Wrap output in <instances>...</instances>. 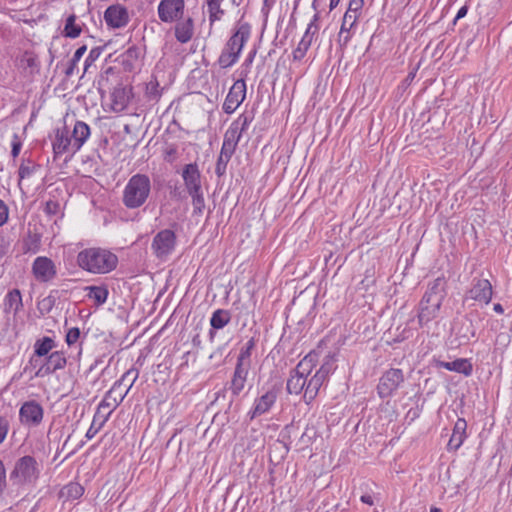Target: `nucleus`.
<instances>
[{"mask_svg":"<svg viewBox=\"0 0 512 512\" xmlns=\"http://www.w3.org/2000/svg\"><path fill=\"white\" fill-rule=\"evenodd\" d=\"M137 377L138 373L136 371H127L105 394L95 413L97 418H101L102 423H106L108 421L112 412L124 400Z\"/></svg>","mask_w":512,"mask_h":512,"instance_id":"obj_1","label":"nucleus"},{"mask_svg":"<svg viewBox=\"0 0 512 512\" xmlns=\"http://www.w3.org/2000/svg\"><path fill=\"white\" fill-rule=\"evenodd\" d=\"M446 287L447 281L444 276L429 282L419 305L418 321L420 325L427 324L438 316L447 294Z\"/></svg>","mask_w":512,"mask_h":512,"instance_id":"obj_2","label":"nucleus"},{"mask_svg":"<svg viewBox=\"0 0 512 512\" xmlns=\"http://www.w3.org/2000/svg\"><path fill=\"white\" fill-rule=\"evenodd\" d=\"M77 264L89 273L106 274L117 267L118 257L104 248H86L78 253Z\"/></svg>","mask_w":512,"mask_h":512,"instance_id":"obj_3","label":"nucleus"},{"mask_svg":"<svg viewBox=\"0 0 512 512\" xmlns=\"http://www.w3.org/2000/svg\"><path fill=\"white\" fill-rule=\"evenodd\" d=\"M250 34L251 26L248 23L237 25L218 57L217 63L221 68L227 69L237 63Z\"/></svg>","mask_w":512,"mask_h":512,"instance_id":"obj_4","label":"nucleus"},{"mask_svg":"<svg viewBox=\"0 0 512 512\" xmlns=\"http://www.w3.org/2000/svg\"><path fill=\"white\" fill-rule=\"evenodd\" d=\"M151 188V181L147 175L137 173L131 176L122 191V203L128 209L143 206L150 196Z\"/></svg>","mask_w":512,"mask_h":512,"instance_id":"obj_5","label":"nucleus"},{"mask_svg":"<svg viewBox=\"0 0 512 512\" xmlns=\"http://www.w3.org/2000/svg\"><path fill=\"white\" fill-rule=\"evenodd\" d=\"M40 475V468L32 456H23L18 459L10 473V480L14 485L26 486L36 483Z\"/></svg>","mask_w":512,"mask_h":512,"instance_id":"obj_6","label":"nucleus"},{"mask_svg":"<svg viewBox=\"0 0 512 512\" xmlns=\"http://www.w3.org/2000/svg\"><path fill=\"white\" fill-rule=\"evenodd\" d=\"M315 362L316 356L308 354L298 363L296 368L291 371L286 386L288 393L298 395L305 391L306 378L312 372Z\"/></svg>","mask_w":512,"mask_h":512,"instance_id":"obj_7","label":"nucleus"},{"mask_svg":"<svg viewBox=\"0 0 512 512\" xmlns=\"http://www.w3.org/2000/svg\"><path fill=\"white\" fill-rule=\"evenodd\" d=\"M176 235L170 229L159 231L153 238L151 249L159 259L167 258L175 249Z\"/></svg>","mask_w":512,"mask_h":512,"instance_id":"obj_8","label":"nucleus"},{"mask_svg":"<svg viewBox=\"0 0 512 512\" xmlns=\"http://www.w3.org/2000/svg\"><path fill=\"white\" fill-rule=\"evenodd\" d=\"M404 382V375L401 369L391 368L379 379L377 386L378 395L381 398L392 396Z\"/></svg>","mask_w":512,"mask_h":512,"instance_id":"obj_9","label":"nucleus"},{"mask_svg":"<svg viewBox=\"0 0 512 512\" xmlns=\"http://www.w3.org/2000/svg\"><path fill=\"white\" fill-rule=\"evenodd\" d=\"M31 272L36 281L48 283L56 278L57 266L49 257L38 256L32 263Z\"/></svg>","mask_w":512,"mask_h":512,"instance_id":"obj_10","label":"nucleus"},{"mask_svg":"<svg viewBox=\"0 0 512 512\" xmlns=\"http://www.w3.org/2000/svg\"><path fill=\"white\" fill-rule=\"evenodd\" d=\"M44 417V409L40 403L35 400L24 402L19 409V421L27 427L39 426Z\"/></svg>","mask_w":512,"mask_h":512,"instance_id":"obj_11","label":"nucleus"},{"mask_svg":"<svg viewBox=\"0 0 512 512\" xmlns=\"http://www.w3.org/2000/svg\"><path fill=\"white\" fill-rule=\"evenodd\" d=\"M184 9V0H161L157 7V13L162 22L173 23L182 18Z\"/></svg>","mask_w":512,"mask_h":512,"instance_id":"obj_12","label":"nucleus"},{"mask_svg":"<svg viewBox=\"0 0 512 512\" xmlns=\"http://www.w3.org/2000/svg\"><path fill=\"white\" fill-rule=\"evenodd\" d=\"M246 97V83L243 78L234 82L231 86L225 101L223 103V111L227 114L234 113L243 103Z\"/></svg>","mask_w":512,"mask_h":512,"instance_id":"obj_13","label":"nucleus"},{"mask_svg":"<svg viewBox=\"0 0 512 512\" xmlns=\"http://www.w3.org/2000/svg\"><path fill=\"white\" fill-rule=\"evenodd\" d=\"M79 139L76 142L71 141L70 130L66 127L57 129L55 133V139L53 140L52 146L56 156L68 154L70 156L78 152Z\"/></svg>","mask_w":512,"mask_h":512,"instance_id":"obj_14","label":"nucleus"},{"mask_svg":"<svg viewBox=\"0 0 512 512\" xmlns=\"http://www.w3.org/2000/svg\"><path fill=\"white\" fill-rule=\"evenodd\" d=\"M493 289L488 279L474 278L471 288L466 292V299H472L480 304L490 303Z\"/></svg>","mask_w":512,"mask_h":512,"instance_id":"obj_15","label":"nucleus"},{"mask_svg":"<svg viewBox=\"0 0 512 512\" xmlns=\"http://www.w3.org/2000/svg\"><path fill=\"white\" fill-rule=\"evenodd\" d=\"M130 20L126 7L120 4L110 5L104 12V21L111 29L124 28Z\"/></svg>","mask_w":512,"mask_h":512,"instance_id":"obj_16","label":"nucleus"},{"mask_svg":"<svg viewBox=\"0 0 512 512\" xmlns=\"http://www.w3.org/2000/svg\"><path fill=\"white\" fill-rule=\"evenodd\" d=\"M66 363L67 360L63 352H51L44 360V363H41L39 368L34 372V376L39 378L48 376L57 370L63 369Z\"/></svg>","mask_w":512,"mask_h":512,"instance_id":"obj_17","label":"nucleus"},{"mask_svg":"<svg viewBox=\"0 0 512 512\" xmlns=\"http://www.w3.org/2000/svg\"><path fill=\"white\" fill-rule=\"evenodd\" d=\"M318 16L314 15L313 19L307 26V29L298 43L297 47L293 51V59L295 61H300L306 55L308 49L310 48L314 35L318 32L319 27L317 24Z\"/></svg>","mask_w":512,"mask_h":512,"instance_id":"obj_18","label":"nucleus"},{"mask_svg":"<svg viewBox=\"0 0 512 512\" xmlns=\"http://www.w3.org/2000/svg\"><path fill=\"white\" fill-rule=\"evenodd\" d=\"M252 122V118L246 114H240L228 127L224 134V141L238 145L242 134Z\"/></svg>","mask_w":512,"mask_h":512,"instance_id":"obj_19","label":"nucleus"},{"mask_svg":"<svg viewBox=\"0 0 512 512\" xmlns=\"http://www.w3.org/2000/svg\"><path fill=\"white\" fill-rule=\"evenodd\" d=\"M111 109L120 113L123 112L130 104L133 93L129 86H117L111 92Z\"/></svg>","mask_w":512,"mask_h":512,"instance_id":"obj_20","label":"nucleus"},{"mask_svg":"<svg viewBox=\"0 0 512 512\" xmlns=\"http://www.w3.org/2000/svg\"><path fill=\"white\" fill-rule=\"evenodd\" d=\"M277 400V393L274 390L265 392L260 397L256 398L253 407L248 412L250 419H254L260 415L267 413L275 404Z\"/></svg>","mask_w":512,"mask_h":512,"instance_id":"obj_21","label":"nucleus"},{"mask_svg":"<svg viewBox=\"0 0 512 512\" xmlns=\"http://www.w3.org/2000/svg\"><path fill=\"white\" fill-rule=\"evenodd\" d=\"M182 178L188 194L202 189L201 174L196 164L190 163L185 165L182 171Z\"/></svg>","mask_w":512,"mask_h":512,"instance_id":"obj_22","label":"nucleus"},{"mask_svg":"<svg viewBox=\"0 0 512 512\" xmlns=\"http://www.w3.org/2000/svg\"><path fill=\"white\" fill-rule=\"evenodd\" d=\"M23 299L19 289H12L3 298V313L14 317L22 310Z\"/></svg>","mask_w":512,"mask_h":512,"instance_id":"obj_23","label":"nucleus"},{"mask_svg":"<svg viewBox=\"0 0 512 512\" xmlns=\"http://www.w3.org/2000/svg\"><path fill=\"white\" fill-rule=\"evenodd\" d=\"M466 429L467 423L465 419L459 418L454 424L452 435L447 444L448 450L456 451L461 447L466 439Z\"/></svg>","mask_w":512,"mask_h":512,"instance_id":"obj_24","label":"nucleus"},{"mask_svg":"<svg viewBox=\"0 0 512 512\" xmlns=\"http://www.w3.org/2000/svg\"><path fill=\"white\" fill-rule=\"evenodd\" d=\"M436 366L439 368L446 369L448 371L461 373L465 376H470L473 372L472 364L468 359L465 358H459L450 362L438 361Z\"/></svg>","mask_w":512,"mask_h":512,"instance_id":"obj_25","label":"nucleus"},{"mask_svg":"<svg viewBox=\"0 0 512 512\" xmlns=\"http://www.w3.org/2000/svg\"><path fill=\"white\" fill-rule=\"evenodd\" d=\"M327 379L316 372L309 380L306 379V388L304 391V400L310 403L318 395L320 388L325 384Z\"/></svg>","mask_w":512,"mask_h":512,"instance_id":"obj_26","label":"nucleus"},{"mask_svg":"<svg viewBox=\"0 0 512 512\" xmlns=\"http://www.w3.org/2000/svg\"><path fill=\"white\" fill-rule=\"evenodd\" d=\"M249 367L248 365L236 364L234 375L231 381V392L239 395L245 387Z\"/></svg>","mask_w":512,"mask_h":512,"instance_id":"obj_27","label":"nucleus"},{"mask_svg":"<svg viewBox=\"0 0 512 512\" xmlns=\"http://www.w3.org/2000/svg\"><path fill=\"white\" fill-rule=\"evenodd\" d=\"M175 25V38L180 43H187L191 40L194 33V25L191 18L182 21H176Z\"/></svg>","mask_w":512,"mask_h":512,"instance_id":"obj_28","label":"nucleus"},{"mask_svg":"<svg viewBox=\"0 0 512 512\" xmlns=\"http://www.w3.org/2000/svg\"><path fill=\"white\" fill-rule=\"evenodd\" d=\"M91 134L90 127L83 121H76L73 130L70 131L71 141L76 142L78 139V150L82 148L84 143L89 139Z\"/></svg>","mask_w":512,"mask_h":512,"instance_id":"obj_29","label":"nucleus"},{"mask_svg":"<svg viewBox=\"0 0 512 512\" xmlns=\"http://www.w3.org/2000/svg\"><path fill=\"white\" fill-rule=\"evenodd\" d=\"M85 291L88 292V299L92 300L97 306L103 305L108 299L109 291L105 286H87Z\"/></svg>","mask_w":512,"mask_h":512,"instance_id":"obj_30","label":"nucleus"},{"mask_svg":"<svg viewBox=\"0 0 512 512\" xmlns=\"http://www.w3.org/2000/svg\"><path fill=\"white\" fill-rule=\"evenodd\" d=\"M55 346V341L51 337L45 336L36 340L33 354L37 357H47Z\"/></svg>","mask_w":512,"mask_h":512,"instance_id":"obj_31","label":"nucleus"},{"mask_svg":"<svg viewBox=\"0 0 512 512\" xmlns=\"http://www.w3.org/2000/svg\"><path fill=\"white\" fill-rule=\"evenodd\" d=\"M81 31L82 25L77 22V17L74 14L68 16L63 29L64 36L68 38H77L80 36Z\"/></svg>","mask_w":512,"mask_h":512,"instance_id":"obj_32","label":"nucleus"},{"mask_svg":"<svg viewBox=\"0 0 512 512\" xmlns=\"http://www.w3.org/2000/svg\"><path fill=\"white\" fill-rule=\"evenodd\" d=\"M231 320V316L229 311L224 309H217L212 313L210 318V325L214 329H222L224 328Z\"/></svg>","mask_w":512,"mask_h":512,"instance_id":"obj_33","label":"nucleus"},{"mask_svg":"<svg viewBox=\"0 0 512 512\" xmlns=\"http://www.w3.org/2000/svg\"><path fill=\"white\" fill-rule=\"evenodd\" d=\"M337 354L332 353L327 355L320 368L316 371L321 374L323 377L328 379V377L336 370L337 368Z\"/></svg>","mask_w":512,"mask_h":512,"instance_id":"obj_34","label":"nucleus"},{"mask_svg":"<svg viewBox=\"0 0 512 512\" xmlns=\"http://www.w3.org/2000/svg\"><path fill=\"white\" fill-rule=\"evenodd\" d=\"M222 2L223 0H205L209 14V20L211 23L220 20L224 14L223 10L221 9Z\"/></svg>","mask_w":512,"mask_h":512,"instance_id":"obj_35","label":"nucleus"},{"mask_svg":"<svg viewBox=\"0 0 512 512\" xmlns=\"http://www.w3.org/2000/svg\"><path fill=\"white\" fill-rule=\"evenodd\" d=\"M255 345L256 341L252 337L241 347L240 353L237 358V364L248 365V367L250 366V356Z\"/></svg>","mask_w":512,"mask_h":512,"instance_id":"obj_36","label":"nucleus"},{"mask_svg":"<svg viewBox=\"0 0 512 512\" xmlns=\"http://www.w3.org/2000/svg\"><path fill=\"white\" fill-rule=\"evenodd\" d=\"M84 493L83 487L79 483L71 482L67 484L62 490L61 495L69 500H76Z\"/></svg>","mask_w":512,"mask_h":512,"instance_id":"obj_37","label":"nucleus"},{"mask_svg":"<svg viewBox=\"0 0 512 512\" xmlns=\"http://www.w3.org/2000/svg\"><path fill=\"white\" fill-rule=\"evenodd\" d=\"M38 169L39 166L34 162L30 160L23 161L18 171L19 181L22 182L25 179H30Z\"/></svg>","mask_w":512,"mask_h":512,"instance_id":"obj_38","label":"nucleus"},{"mask_svg":"<svg viewBox=\"0 0 512 512\" xmlns=\"http://www.w3.org/2000/svg\"><path fill=\"white\" fill-rule=\"evenodd\" d=\"M189 195L192 198L194 213L202 214L205 208V200L202 189L197 192H191Z\"/></svg>","mask_w":512,"mask_h":512,"instance_id":"obj_39","label":"nucleus"},{"mask_svg":"<svg viewBox=\"0 0 512 512\" xmlns=\"http://www.w3.org/2000/svg\"><path fill=\"white\" fill-rule=\"evenodd\" d=\"M355 34V30H349L344 27H340V31L338 33L337 42L341 48L347 47L352 37Z\"/></svg>","mask_w":512,"mask_h":512,"instance_id":"obj_40","label":"nucleus"},{"mask_svg":"<svg viewBox=\"0 0 512 512\" xmlns=\"http://www.w3.org/2000/svg\"><path fill=\"white\" fill-rule=\"evenodd\" d=\"M104 424L105 423L101 422V418H97V416L94 415L93 421L85 434L86 439L91 440L94 438Z\"/></svg>","mask_w":512,"mask_h":512,"instance_id":"obj_41","label":"nucleus"},{"mask_svg":"<svg viewBox=\"0 0 512 512\" xmlns=\"http://www.w3.org/2000/svg\"><path fill=\"white\" fill-rule=\"evenodd\" d=\"M146 95L150 100L160 97L159 83L156 80H151L146 84Z\"/></svg>","mask_w":512,"mask_h":512,"instance_id":"obj_42","label":"nucleus"},{"mask_svg":"<svg viewBox=\"0 0 512 512\" xmlns=\"http://www.w3.org/2000/svg\"><path fill=\"white\" fill-rule=\"evenodd\" d=\"M80 338V330L78 327L69 328L66 332L65 342L69 347L76 345Z\"/></svg>","mask_w":512,"mask_h":512,"instance_id":"obj_43","label":"nucleus"},{"mask_svg":"<svg viewBox=\"0 0 512 512\" xmlns=\"http://www.w3.org/2000/svg\"><path fill=\"white\" fill-rule=\"evenodd\" d=\"M230 159L231 158H228V157H225V156H222L219 154L217 162H216V166H215V173L218 177H222L225 175L226 170H227V165H228Z\"/></svg>","mask_w":512,"mask_h":512,"instance_id":"obj_44","label":"nucleus"},{"mask_svg":"<svg viewBox=\"0 0 512 512\" xmlns=\"http://www.w3.org/2000/svg\"><path fill=\"white\" fill-rule=\"evenodd\" d=\"M359 17L357 15H352L350 13H346L343 16L341 27H344L349 30H356L357 22Z\"/></svg>","mask_w":512,"mask_h":512,"instance_id":"obj_45","label":"nucleus"},{"mask_svg":"<svg viewBox=\"0 0 512 512\" xmlns=\"http://www.w3.org/2000/svg\"><path fill=\"white\" fill-rule=\"evenodd\" d=\"M364 6V0H350L346 13L360 17Z\"/></svg>","mask_w":512,"mask_h":512,"instance_id":"obj_46","label":"nucleus"},{"mask_svg":"<svg viewBox=\"0 0 512 512\" xmlns=\"http://www.w3.org/2000/svg\"><path fill=\"white\" fill-rule=\"evenodd\" d=\"M256 55V51H251L247 57L245 58L242 66H241V76L242 78L244 79V77H246L248 75V73L250 72V67L254 61V57Z\"/></svg>","mask_w":512,"mask_h":512,"instance_id":"obj_47","label":"nucleus"},{"mask_svg":"<svg viewBox=\"0 0 512 512\" xmlns=\"http://www.w3.org/2000/svg\"><path fill=\"white\" fill-rule=\"evenodd\" d=\"M9 432V421L6 416L0 415V444H2Z\"/></svg>","mask_w":512,"mask_h":512,"instance_id":"obj_48","label":"nucleus"},{"mask_svg":"<svg viewBox=\"0 0 512 512\" xmlns=\"http://www.w3.org/2000/svg\"><path fill=\"white\" fill-rule=\"evenodd\" d=\"M44 211L49 215H56L60 212V204L55 200H49L45 204Z\"/></svg>","mask_w":512,"mask_h":512,"instance_id":"obj_49","label":"nucleus"},{"mask_svg":"<svg viewBox=\"0 0 512 512\" xmlns=\"http://www.w3.org/2000/svg\"><path fill=\"white\" fill-rule=\"evenodd\" d=\"M9 219V208L6 203L0 199V227L4 226Z\"/></svg>","mask_w":512,"mask_h":512,"instance_id":"obj_50","label":"nucleus"},{"mask_svg":"<svg viewBox=\"0 0 512 512\" xmlns=\"http://www.w3.org/2000/svg\"><path fill=\"white\" fill-rule=\"evenodd\" d=\"M100 54L101 51L99 48H93L90 50L87 58L85 59V70H87L88 66L99 58Z\"/></svg>","mask_w":512,"mask_h":512,"instance_id":"obj_51","label":"nucleus"},{"mask_svg":"<svg viewBox=\"0 0 512 512\" xmlns=\"http://www.w3.org/2000/svg\"><path fill=\"white\" fill-rule=\"evenodd\" d=\"M21 147H22V143L20 142L18 135L14 134L13 139H12V150H11V154L14 158H16L19 155V153L21 151Z\"/></svg>","mask_w":512,"mask_h":512,"instance_id":"obj_52","label":"nucleus"},{"mask_svg":"<svg viewBox=\"0 0 512 512\" xmlns=\"http://www.w3.org/2000/svg\"><path fill=\"white\" fill-rule=\"evenodd\" d=\"M6 487V470L3 461L0 459V496Z\"/></svg>","mask_w":512,"mask_h":512,"instance_id":"obj_53","label":"nucleus"},{"mask_svg":"<svg viewBox=\"0 0 512 512\" xmlns=\"http://www.w3.org/2000/svg\"><path fill=\"white\" fill-rule=\"evenodd\" d=\"M87 48L85 45L83 46H80L79 48L76 49V51L74 52V55L72 57V63L73 65H75L77 62L80 61V59L83 57V55L85 54Z\"/></svg>","mask_w":512,"mask_h":512,"instance_id":"obj_54","label":"nucleus"},{"mask_svg":"<svg viewBox=\"0 0 512 512\" xmlns=\"http://www.w3.org/2000/svg\"><path fill=\"white\" fill-rule=\"evenodd\" d=\"M42 357H37L35 354H33L29 360V365L35 369V371L39 368L41 363H44L43 360H41Z\"/></svg>","mask_w":512,"mask_h":512,"instance_id":"obj_55","label":"nucleus"},{"mask_svg":"<svg viewBox=\"0 0 512 512\" xmlns=\"http://www.w3.org/2000/svg\"><path fill=\"white\" fill-rule=\"evenodd\" d=\"M362 503L372 506L374 504V497L370 494H364L360 497Z\"/></svg>","mask_w":512,"mask_h":512,"instance_id":"obj_56","label":"nucleus"},{"mask_svg":"<svg viewBox=\"0 0 512 512\" xmlns=\"http://www.w3.org/2000/svg\"><path fill=\"white\" fill-rule=\"evenodd\" d=\"M467 12H468V8L467 6H462L456 16H455V21H458L459 19H462L463 17H465L467 15Z\"/></svg>","mask_w":512,"mask_h":512,"instance_id":"obj_57","label":"nucleus"},{"mask_svg":"<svg viewBox=\"0 0 512 512\" xmlns=\"http://www.w3.org/2000/svg\"><path fill=\"white\" fill-rule=\"evenodd\" d=\"M263 2H264V4H263V7H262V12L264 14H267L268 11L270 10V8L275 3V0H264Z\"/></svg>","mask_w":512,"mask_h":512,"instance_id":"obj_58","label":"nucleus"},{"mask_svg":"<svg viewBox=\"0 0 512 512\" xmlns=\"http://www.w3.org/2000/svg\"><path fill=\"white\" fill-rule=\"evenodd\" d=\"M236 147L237 145L234 144V143H230L228 141H224L223 140V143H222V148H225V149H228V150H231V151H234L236 150Z\"/></svg>","mask_w":512,"mask_h":512,"instance_id":"obj_59","label":"nucleus"},{"mask_svg":"<svg viewBox=\"0 0 512 512\" xmlns=\"http://www.w3.org/2000/svg\"><path fill=\"white\" fill-rule=\"evenodd\" d=\"M233 154H234V151H231V150L221 147L220 155L231 158L233 156Z\"/></svg>","mask_w":512,"mask_h":512,"instance_id":"obj_60","label":"nucleus"},{"mask_svg":"<svg viewBox=\"0 0 512 512\" xmlns=\"http://www.w3.org/2000/svg\"><path fill=\"white\" fill-rule=\"evenodd\" d=\"M493 310L498 314H502L504 312L503 306L499 303L494 304Z\"/></svg>","mask_w":512,"mask_h":512,"instance_id":"obj_61","label":"nucleus"},{"mask_svg":"<svg viewBox=\"0 0 512 512\" xmlns=\"http://www.w3.org/2000/svg\"><path fill=\"white\" fill-rule=\"evenodd\" d=\"M339 2H340V0H330V3H329L330 10L335 9L338 6Z\"/></svg>","mask_w":512,"mask_h":512,"instance_id":"obj_62","label":"nucleus"},{"mask_svg":"<svg viewBox=\"0 0 512 512\" xmlns=\"http://www.w3.org/2000/svg\"><path fill=\"white\" fill-rule=\"evenodd\" d=\"M430 512H442L441 509L437 508V507H432L430 509Z\"/></svg>","mask_w":512,"mask_h":512,"instance_id":"obj_63","label":"nucleus"},{"mask_svg":"<svg viewBox=\"0 0 512 512\" xmlns=\"http://www.w3.org/2000/svg\"><path fill=\"white\" fill-rule=\"evenodd\" d=\"M3 254H4V251L0 250V258L3 256Z\"/></svg>","mask_w":512,"mask_h":512,"instance_id":"obj_64","label":"nucleus"}]
</instances>
